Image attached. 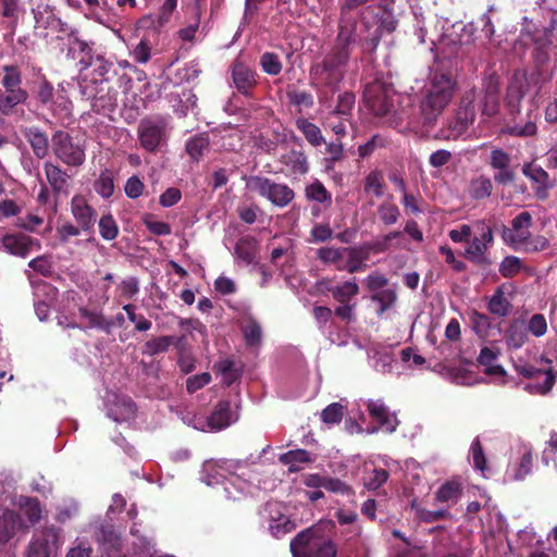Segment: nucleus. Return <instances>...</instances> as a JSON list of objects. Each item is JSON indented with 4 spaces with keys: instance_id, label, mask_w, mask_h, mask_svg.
I'll list each match as a JSON object with an SVG mask.
<instances>
[{
    "instance_id": "obj_19",
    "label": "nucleus",
    "mask_w": 557,
    "mask_h": 557,
    "mask_svg": "<svg viewBox=\"0 0 557 557\" xmlns=\"http://www.w3.org/2000/svg\"><path fill=\"white\" fill-rule=\"evenodd\" d=\"M532 225V215L528 211L519 213L511 222L512 230L503 226V238L507 243L522 244L530 237V227Z\"/></svg>"
},
{
    "instance_id": "obj_46",
    "label": "nucleus",
    "mask_w": 557,
    "mask_h": 557,
    "mask_svg": "<svg viewBox=\"0 0 557 557\" xmlns=\"http://www.w3.org/2000/svg\"><path fill=\"white\" fill-rule=\"evenodd\" d=\"M389 478L387 470L382 468H373L366 471L363 475V485L368 491H375L380 488Z\"/></svg>"
},
{
    "instance_id": "obj_11",
    "label": "nucleus",
    "mask_w": 557,
    "mask_h": 557,
    "mask_svg": "<svg viewBox=\"0 0 557 557\" xmlns=\"http://www.w3.org/2000/svg\"><path fill=\"white\" fill-rule=\"evenodd\" d=\"M500 82L496 74H491L483 81V88L478 94L476 101L482 115L492 117L499 111Z\"/></svg>"
},
{
    "instance_id": "obj_20",
    "label": "nucleus",
    "mask_w": 557,
    "mask_h": 557,
    "mask_svg": "<svg viewBox=\"0 0 557 557\" xmlns=\"http://www.w3.org/2000/svg\"><path fill=\"white\" fill-rule=\"evenodd\" d=\"M3 249L10 255L25 258L34 245L39 246L37 239L24 233H10L1 238Z\"/></svg>"
},
{
    "instance_id": "obj_43",
    "label": "nucleus",
    "mask_w": 557,
    "mask_h": 557,
    "mask_svg": "<svg viewBox=\"0 0 557 557\" xmlns=\"http://www.w3.org/2000/svg\"><path fill=\"white\" fill-rule=\"evenodd\" d=\"M95 191L104 199L110 198L114 193V175L109 169L100 172L94 182Z\"/></svg>"
},
{
    "instance_id": "obj_48",
    "label": "nucleus",
    "mask_w": 557,
    "mask_h": 557,
    "mask_svg": "<svg viewBox=\"0 0 557 557\" xmlns=\"http://www.w3.org/2000/svg\"><path fill=\"white\" fill-rule=\"evenodd\" d=\"M377 214L380 221L386 225H394L398 222V219L400 216V210L397 207V205L388 201H383L377 207Z\"/></svg>"
},
{
    "instance_id": "obj_45",
    "label": "nucleus",
    "mask_w": 557,
    "mask_h": 557,
    "mask_svg": "<svg viewBox=\"0 0 557 557\" xmlns=\"http://www.w3.org/2000/svg\"><path fill=\"white\" fill-rule=\"evenodd\" d=\"M78 311L82 318L88 320L89 327L98 329L104 331L106 333L111 332L113 323L112 321L107 320L102 313L90 311L85 307H81Z\"/></svg>"
},
{
    "instance_id": "obj_33",
    "label": "nucleus",
    "mask_w": 557,
    "mask_h": 557,
    "mask_svg": "<svg viewBox=\"0 0 557 557\" xmlns=\"http://www.w3.org/2000/svg\"><path fill=\"white\" fill-rule=\"evenodd\" d=\"M278 461L282 465L288 466V472L295 473L302 469L300 465L310 463L312 458L310 453L306 449H293L281 454L278 456Z\"/></svg>"
},
{
    "instance_id": "obj_35",
    "label": "nucleus",
    "mask_w": 557,
    "mask_h": 557,
    "mask_svg": "<svg viewBox=\"0 0 557 557\" xmlns=\"http://www.w3.org/2000/svg\"><path fill=\"white\" fill-rule=\"evenodd\" d=\"M295 125L311 146L319 147L322 144H325V139L320 127L305 117H299L295 121Z\"/></svg>"
},
{
    "instance_id": "obj_9",
    "label": "nucleus",
    "mask_w": 557,
    "mask_h": 557,
    "mask_svg": "<svg viewBox=\"0 0 557 557\" xmlns=\"http://www.w3.org/2000/svg\"><path fill=\"white\" fill-rule=\"evenodd\" d=\"M140 146L148 152L154 153L166 140V123L162 116L145 117L138 125Z\"/></svg>"
},
{
    "instance_id": "obj_3",
    "label": "nucleus",
    "mask_w": 557,
    "mask_h": 557,
    "mask_svg": "<svg viewBox=\"0 0 557 557\" xmlns=\"http://www.w3.org/2000/svg\"><path fill=\"white\" fill-rule=\"evenodd\" d=\"M476 111V90L472 88L463 92L454 114L447 119L433 138L445 141L457 140L472 125Z\"/></svg>"
},
{
    "instance_id": "obj_55",
    "label": "nucleus",
    "mask_w": 557,
    "mask_h": 557,
    "mask_svg": "<svg viewBox=\"0 0 557 557\" xmlns=\"http://www.w3.org/2000/svg\"><path fill=\"white\" fill-rule=\"evenodd\" d=\"M123 310L126 312L128 320L135 324V331L147 332L152 327V322L145 318L143 314L136 313V306L127 304L123 306Z\"/></svg>"
},
{
    "instance_id": "obj_42",
    "label": "nucleus",
    "mask_w": 557,
    "mask_h": 557,
    "mask_svg": "<svg viewBox=\"0 0 557 557\" xmlns=\"http://www.w3.org/2000/svg\"><path fill=\"white\" fill-rule=\"evenodd\" d=\"M363 190L366 194H373L376 198H381L384 195L383 172L377 169L370 171L363 180Z\"/></svg>"
},
{
    "instance_id": "obj_34",
    "label": "nucleus",
    "mask_w": 557,
    "mask_h": 557,
    "mask_svg": "<svg viewBox=\"0 0 557 557\" xmlns=\"http://www.w3.org/2000/svg\"><path fill=\"white\" fill-rule=\"evenodd\" d=\"M396 25L397 22L394 20L382 21L381 25L375 27L372 33L360 39V45L363 48V51L370 53L375 51L382 38L381 28H384L387 33H393L396 29Z\"/></svg>"
},
{
    "instance_id": "obj_23",
    "label": "nucleus",
    "mask_w": 557,
    "mask_h": 557,
    "mask_svg": "<svg viewBox=\"0 0 557 557\" xmlns=\"http://www.w3.org/2000/svg\"><path fill=\"white\" fill-rule=\"evenodd\" d=\"M528 37L534 44V50L532 52L533 61L536 67L537 76L545 74L544 66L548 62V47L554 45L553 40L544 37L542 34L531 35L530 33H521V39Z\"/></svg>"
},
{
    "instance_id": "obj_44",
    "label": "nucleus",
    "mask_w": 557,
    "mask_h": 557,
    "mask_svg": "<svg viewBox=\"0 0 557 557\" xmlns=\"http://www.w3.org/2000/svg\"><path fill=\"white\" fill-rule=\"evenodd\" d=\"M172 342L173 338L170 335L152 337L144 344L141 352L149 357L166 352Z\"/></svg>"
},
{
    "instance_id": "obj_21",
    "label": "nucleus",
    "mask_w": 557,
    "mask_h": 557,
    "mask_svg": "<svg viewBox=\"0 0 557 557\" xmlns=\"http://www.w3.org/2000/svg\"><path fill=\"white\" fill-rule=\"evenodd\" d=\"M96 94L91 98V110L96 113L113 112L117 106V91L107 82L95 87Z\"/></svg>"
},
{
    "instance_id": "obj_63",
    "label": "nucleus",
    "mask_w": 557,
    "mask_h": 557,
    "mask_svg": "<svg viewBox=\"0 0 557 557\" xmlns=\"http://www.w3.org/2000/svg\"><path fill=\"white\" fill-rule=\"evenodd\" d=\"M542 462L548 466L550 462L557 468V432H552L549 440L542 453Z\"/></svg>"
},
{
    "instance_id": "obj_61",
    "label": "nucleus",
    "mask_w": 557,
    "mask_h": 557,
    "mask_svg": "<svg viewBox=\"0 0 557 557\" xmlns=\"http://www.w3.org/2000/svg\"><path fill=\"white\" fill-rule=\"evenodd\" d=\"M344 416V406L339 403H332L321 412V419L326 424H338Z\"/></svg>"
},
{
    "instance_id": "obj_32",
    "label": "nucleus",
    "mask_w": 557,
    "mask_h": 557,
    "mask_svg": "<svg viewBox=\"0 0 557 557\" xmlns=\"http://www.w3.org/2000/svg\"><path fill=\"white\" fill-rule=\"evenodd\" d=\"M486 251L487 248L485 244L478 237H474L466 248L463 256L470 262L482 268H487L491 265L492 261L487 257Z\"/></svg>"
},
{
    "instance_id": "obj_51",
    "label": "nucleus",
    "mask_w": 557,
    "mask_h": 557,
    "mask_svg": "<svg viewBox=\"0 0 557 557\" xmlns=\"http://www.w3.org/2000/svg\"><path fill=\"white\" fill-rule=\"evenodd\" d=\"M99 233L104 240H113L119 235V226L111 213L103 214L98 222Z\"/></svg>"
},
{
    "instance_id": "obj_22",
    "label": "nucleus",
    "mask_w": 557,
    "mask_h": 557,
    "mask_svg": "<svg viewBox=\"0 0 557 557\" xmlns=\"http://www.w3.org/2000/svg\"><path fill=\"white\" fill-rule=\"evenodd\" d=\"M21 515L14 510L5 509L0 513V546L7 544L18 530H28Z\"/></svg>"
},
{
    "instance_id": "obj_14",
    "label": "nucleus",
    "mask_w": 557,
    "mask_h": 557,
    "mask_svg": "<svg viewBox=\"0 0 557 557\" xmlns=\"http://www.w3.org/2000/svg\"><path fill=\"white\" fill-rule=\"evenodd\" d=\"M232 81L237 91L246 98H252L258 84V74L245 62L235 60L231 66Z\"/></svg>"
},
{
    "instance_id": "obj_2",
    "label": "nucleus",
    "mask_w": 557,
    "mask_h": 557,
    "mask_svg": "<svg viewBox=\"0 0 557 557\" xmlns=\"http://www.w3.org/2000/svg\"><path fill=\"white\" fill-rule=\"evenodd\" d=\"M457 87L455 76L449 72L435 71L424 97L420 102V122L425 132L431 131L451 101Z\"/></svg>"
},
{
    "instance_id": "obj_54",
    "label": "nucleus",
    "mask_w": 557,
    "mask_h": 557,
    "mask_svg": "<svg viewBox=\"0 0 557 557\" xmlns=\"http://www.w3.org/2000/svg\"><path fill=\"white\" fill-rule=\"evenodd\" d=\"M388 140L381 134H374L366 144L358 147V153L361 159L369 158L376 149L385 148Z\"/></svg>"
},
{
    "instance_id": "obj_18",
    "label": "nucleus",
    "mask_w": 557,
    "mask_h": 557,
    "mask_svg": "<svg viewBox=\"0 0 557 557\" xmlns=\"http://www.w3.org/2000/svg\"><path fill=\"white\" fill-rule=\"evenodd\" d=\"M71 213L83 232H90L97 221V211L87 202L83 195L71 199Z\"/></svg>"
},
{
    "instance_id": "obj_30",
    "label": "nucleus",
    "mask_w": 557,
    "mask_h": 557,
    "mask_svg": "<svg viewBox=\"0 0 557 557\" xmlns=\"http://www.w3.org/2000/svg\"><path fill=\"white\" fill-rule=\"evenodd\" d=\"M462 494V486L458 481L449 480L443 483L435 493L436 503H445L448 505L457 504Z\"/></svg>"
},
{
    "instance_id": "obj_36",
    "label": "nucleus",
    "mask_w": 557,
    "mask_h": 557,
    "mask_svg": "<svg viewBox=\"0 0 557 557\" xmlns=\"http://www.w3.org/2000/svg\"><path fill=\"white\" fill-rule=\"evenodd\" d=\"M355 103V94L352 91H344L337 96L335 107L329 112L334 113L344 121H351Z\"/></svg>"
},
{
    "instance_id": "obj_60",
    "label": "nucleus",
    "mask_w": 557,
    "mask_h": 557,
    "mask_svg": "<svg viewBox=\"0 0 557 557\" xmlns=\"http://www.w3.org/2000/svg\"><path fill=\"white\" fill-rule=\"evenodd\" d=\"M260 65L263 72L269 75H277L282 71L280 58L274 52H264L260 58Z\"/></svg>"
},
{
    "instance_id": "obj_17",
    "label": "nucleus",
    "mask_w": 557,
    "mask_h": 557,
    "mask_svg": "<svg viewBox=\"0 0 557 557\" xmlns=\"http://www.w3.org/2000/svg\"><path fill=\"white\" fill-rule=\"evenodd\" d=\"M522 174L534 185V195L539 200H546L548 190L553 187L549 174L534 162H525L522 165Z\"/></svg>"
},
{
    "instance_id": "obj_40",
    "label": "nucleus",
    "mask_w": 557,
    "mask_h": 557,
    "mask_svg": "<svg viewBox=\"0 0 557 557\" xmlns=\"http://www.w3.org/2000/svg\"><path fill=\"white\" fill-rule=\"evenodd\" d=\"M305 196L309 201L321 203L325 208H329L332 205L331 193L319 180H315L313 183L306 186Z\"/></svg>"
},
{
    "instance_id": "obj_15",
    "label": "nucleus",
    "mask_w": 557,
    "mask_h": 557,
    "mask_svg": "<svg viewBox=\"0 0 557 557\" xmlns=\"http://www.w3.org/2000/svg\"><path fill=\"white\" fill-rule=\"evenodd\" d=\"M357 20L351 14H342L338 22V32L332 49L351 54L357 44Z\"/></svg>"
},
{
    "instance_id": "obj_59",
    "label": "nucleus",
    "mask_w": 557,
    "mask_h": 557,
    "mask_svg": "<svg viewBox=\"0 0 557 557\" xmlns=\"http://www.w3.org/2000/svg\"><path fill=\"white\" fill-rule=\"evenodd\" d=\"M143 223L147 227V230L157 236H166L172 233V227L169 223L154 221L153 214L146 213L143 216Z\"/></svg>"
},
{
    "instance_id": "obj_1",
    "label": "nucleus",
    "mask_w": 557,
    "mask_h": 557,
    "mask_svg": "<svg viewBox=\"0 0 557 557\" xmlns=\"http://www.w3.org/2000/svg\"><path fill=\"white\" fill-rule=\"evenodd\" d=\"M530 78L525 71L517 70L511 75L504 97V107L507 113V121L502 128L503 134L513 137H533L537 133V113L528 110L525 120H519L521 101L530 88Z\"/></svg>"
},
{
    "instance_id": "obj_37",
    "label": "nucleus",
    "mask_w": 557,
    "mask_h": 557,
    "mask_svg": "<svg viewBox=\"0 0 557 557\" xmlns=\"http://www.w3.org/2000/svg\"><path fill=\"white\" fill-rule=\"evenodd\" d=\"M209 136L206 133H201L190 137L186 141L185 150L190 159L198 162L203 157L205 152L209 151Z\"/></svg>"
},
{
    "instance_id": "obj_27",
    "label": "nucleus",
    "mask_w": 557,
    "mask_h": 557,
    "mask_svg": "<svg viewBox=\"0 0 557 557\" xmlns=\"http://www.w3.org/2000/svg\"><path fill=\"white\" fill-rule=\"evenodd\" d=\"M28 91L24 88L4 89L0 94V113L9 116L15 113L18 104H24L28 99Z\"/></svg>"
},
{
    "instance_id": "obj_5",
    "label": "nucleus",
    "mask_w": 557,
    "mask_h": 557,
    "mask_svg": "<svg viewBox=\"0 0 557 557\" xmlns=\"http://www.w3.org/2000/svg\"><path fill=\"white\" fill-rule=\"evenodd\" d=\"M289 547L293 557H336L337 555L335 543L325 537L315 527L299 532L290 541Z\"/></svg>"
},
{
    "instance_id": "obj_13",
    "label": "nucleus",
    "mask_w": 557,
    "mask_h": 557,
    "mask_svg": "<svg viewBox=\"0 0 557 557\" xmlns=\"http://www.w3.org/2000/svg\"><path fill=\"white\" fill-rule=\"evenodd\" d=\"M490 166L495 171L496 184L506 186L516 181V171L511 166V156L502 148H494L490 154Z\"/></svg>"
},
{
    "instance_id": "obj_57",
    "label": "nucleus",
    "mask_w": 557,
    "mask_h": 557,
    "mask_svg": "<svg viewBox=\"0 0 557 557\" xmlns=\"http://www.w3.org/2000/svg\"><path fill=\"white\" fill-rule=\"evenodd\" d=\"M351 121H344L334 113L327 112L323 116L322 124L325 128L331 129L337 137H345L347 135V123Z\"/></svg>"
},
{
    "instance_id": "obj_7",
    "label": "nucleus",
    "mask_w": 557,
    "mask_h": 557,
    "mask_svg": "<svg viewBox=\"0 0 557 557\" xmlns=\"http://www.w3.org/2000/svg\"><path fill=\"white\" fill-rule=\"evenodd\" d=\"M325 289L332 295L333 299L339 304V306L334 309V314L342 321L350 322L355 320L357 304L352 300L360 292L356 277L337 284L329 283Z\"/></svg>"
},
{
    "instance_id": "obj_8",
    "label": "nucleus",
    "mask_w": 557,
    "mask_h": 557,
    "mask_svg": "<svg viewBox=\"0 0 557 557\" xmlns=\"http://www.w3.org/2000/svg\"><path fill=\"white\" fill-rule=\"evenodd\" d=\"M55 157L67 166L78 168L85 162V148L75 143L72 136L63 131H57L52 136Z\"/></svg>"
},
{
    "instance_id": "obj_41",
    "label": "nucleus",
    "mask_w": 557,
    "mask_h": 557,
    "mask_svg": "<svg viewBox=\"0 0 557 557\" xmlns=\"http://www.w3.org/2000/svg\"><path fill=\"white\" fill-rule=\"evenodd\" d=\"M493 191V183L490 177L480 175L470 182L469 195L472 199L482 200L488 198Z\"/></svg>"
},
{
    "instance_id": "obj_10",
    "label": "nucleus",
    "mask_w": 557,
    "mask_h": 557,
    "mask_svg": "<svg viewBox=\"0 0 557 557\" xmlns=\"http://www.w3.org/2000/svg\"><path fill=\"white\" fill-rule=\"evenodd\" d=\"M61 530L54 525L45 527L28 544L27 557H55Z\"/></svg>"
},
{
    "instance_id": "obj_26",
    "label": "nucleus",
    "mask_w": 557,
    "mask_h": 557,
    "mask_svg": "<svg viewBox=\"0 0 557 557\" xmlns=\"http://www.w3.org/2000/svg\"><path fill=\"white\" fill-rule=\"evenodd\" d=\"M44 169L47 181L51 186L53 194L57 197L62 193L66 194L71 176L59 165H55L50 161L45 162Z\"/></svg>"
},
{
    "instance_id": "obj_52",
    "label": "nucleus",
    "mask_w": 557,
    "mask_h": 557,
    "mask_svg": "<svg viewBox=\"0 0 557 557\" xmlns=\"http://www.w3.org/2000/svg\"><path fill=\"white\" fill-rule=\"evenodd\" d=\"M289 104L311 109L314 104L313 95L307 90L292 89L286 92Z\"/></svg>"
},
{
    "instance_id": "obj_29",
    "label": "nucleus",
    "mask_w": 557,
    "mask_h": 557,
    "mask_svg": "<svg viewBox=\"0 0 557 557\" xmlns=\"http://www.w3.org/2000/svg\"><path fill=\"white\" fill-rule=\"evenodd\" d=\"M231 422V403L230 400L222 399L214 406L211 414L207 419V424L211 431H220L227 428Z\"/></svg>"
},
{
    "instance_id": "obj_4",
    "label": "nucleus",
    "mask_w": 557,
    "mask_h": 557,
    "mask_svg": "<svg viewBox=\"0 0 557 557\" xmlns=\"http://www.w3.org/2000/svg\"><path fill=\"white\" fill-rule=\"evenodd\" d=\"M351 54L330 49L321 62L310 69V77L318 85L336 91L344 81Z\"/></svg>"
},
{
    "instance_id": "obj_39",
    "label": "nucleus",
    "mask_w": 557,
    "mask_h": 557,
    "mask_svg": "<svg viewBox=\"0 0 557 557\" xmlns=\"http://www.w3.org/2000/svg\"><path fill=\"white\" fill-rule=\"evenodd\" d=\"M368 411L370 416L383 428L387 431L393 432L396 429V425L393 424V420L391 418L389 411L387 407L380 401H369L368 403Z\"/></svg>"
},
{
    "instance_id": "obj_47",
    "label": "nucleus",
    "mask_w": 557,
    "mask_h": 557,
    "mask_svg": "<svg viewBox=\"0 0 557 557\" xmlns=\"http://www.w3.org/2000/svg\"><path fill=\"white\" fill-rule=\"evenodd\" d=\"M487 309L492 314L500 318L508 314L510 302L506 299L502 288H497V290L492 295L487 305Z\"/></svg>"
},
{
    "instance_id": "obj_12",
    "label": "nucleus",
    "mask_w": 557,
    "mask_h": 557,
    "mask_svg": "<svg viewBox=\"0 0 557 557\" xmlns=\"http://www.w3.org/2000/svg\"><path fill=\"white\" fill-rule=\"evenodd\" d=\"M515 369L517 373L525 379L534 380L539 379L540 376L545 377L543 383H529L525 385L524 389L531 394L545 395L553 388L556 382L555 373L550 368L547 370H542L532 364L524 363L516 364Z\"/></svg>"
},
{
    "instance_id": "obj_28",
    "label": "nucleus",
    "mask_w": 557,
    "mask_h": 557,
    "mask_svg": "<svg viewBox=\"0 0 557 557\" xmlns=\"http://www.w3.org/2000/svg\"><path fill=\"white\" fill-rule=\"evenodd\" d=\"M280 162L287 168L292 175H306L310 170L308 157L300 150L292 149L282 154Z\"/></svg>"
},
{
    "instance_id": "obj_24",
    "label": "nucleus",
    "mask_w": 557,
    "mask_h": 557,
    "mask_svg": "<svg viewBox=\"0 0 557 557\" xmlns=\"http://www.w3.org/2000/svg\"><path fill=\"white\" fill-rule=\"evenodd\" d=\"M23 136L29 144L33 153L38 159H44L49 152V138L47 133L39 126H26L21 129Z\"/></svg>"
},
{
    "instance_id": "obj_50",
    "label": "nucleus",
    "mask_w": 557,
    "mask_h": 557,
    "mask_svg": "<svg viewBox=\"0 0 557 557\" xmlns=\"http://www.w3.org/2000/svg\"><path fill=\"white\" fill-rule=\"evenodd\" d=\"M505 339L508 347L518 349L525 344V342L528 341V335L524 332V330L515 322L510 324V326L506 331Z\"/></svg>"
},
{
    "instance_id": "obj_64",
    "label": "nucleus",
    "mask_w": 557,
    "mask_h": 557,
    "mask_svg": "<svg viewBox=\"0 0 557 557\" xmlns=\"http://www.w3.org/2000/svg\"><path fill=\"white\" fill-rule=\"evenodd\" d=\"M214 368L223 376L226 385H231L237 380V374L234 370V361L232 359H222L214 366Z\"/></svg>"
},
{
    "instance_id": "obj_25",
    "label": "nucleus",
    "mask_w": 557,
    "mask_h": 557,
    "mask_svg": "<svg viewBox=\"0 0 557 557\" xmlns=\"http://www.w3.org/2000/svg\"><path fill=\"white\" fill-rule=\"evenodd\" d=\"M502 351L498 347L484 346L481 348L480 354L476 358L479 366L484 367V373L491 376H506L507 372L500 364L494 362L500 357Z\"/></svg>"
},
{
    "instance_id": "obj_16",
    "label": "nucleus",
    "mask_w": 557,
    "mask_h": 557,
    "mask_svg": "<svg viewBox=\"0 0 557 557\" xmlns=\"http://www.w3.org/2000/svg\"><path fill=\"white\" fill-rule=\"evenodd\" d=\"M364 99L376 116H387L395 110L394 100L381 85H370L364 90Z\"/></svg>"
},
{
    "instance_id": "obj_58",
    "label": "nucleus",
    "mask_w": 557,
    "mask_h": 557,
    "mask_svg": "<svg viewBox=\"0 0 557 557\" xmlns=\"http://www.w3.org/2000/svg\"><path fill=\"white\" fill-rule=\"evenodd\" d=\"M349 251V258L345 265H337V270H346L348 273L354 274L363 270V257L356 248H343Z\"/></svg>"
},
{
    "instance_id": "obj_49",
    "label": "nucleus",
    "mask_w": 557,
    "mask_h": 557,
    "mask_svg": "<svg viewBox=\"0 0 557 557\" xmlns=\"http://www.w3.org/2000/svg\"><path fill=\"white\" fill-rule=\"evenodd\" d=\"M371 300L380 304L377 314L382 315L385 311L395 305L397 295L396 292L392 288L381 289L371 296Z\"/></svg>"
},
{
    "instance_id": "obj_56",
    "label": "nucleus",
    "mask_w": 557,
    "mask_h": 557,
    "mask_svg": "<svg viewBox=\"0 0 557 557\" xmlns=\"http://www.w3.org/2000/svg\"><path fill=\"white\" fill-rule=\"evenodd\" d=\"M1 84L4 89L22 88V74L16 65H4Z\"/></svg>"
},
{
    "instance_id": "obj_38",
    "label": "nucleus",
    "mask_w": 557,
    "mask_h": 557,
    "mask_svg": "<svg viewBox=\"0 0 557 557\" xmlns=\"http://www.w3.org/2000/svg\"><path fill=\"white\" fill-rule=\"evenodd\" d=\"M235 255L245 264L253 262L257 253V240L252 236H245L238 239L235 245Z\"/></svg>"
},
{
    "instance_id": "obj_53",
    "label": "nucleus",
    "mask_w": 557,
    "mask_h": 557,
    "mask_svg": "<svg viewBox=\"0 0 557 557\" xmlns=\"http://www.w3.org/2000/svg\"><path fill=\"white\" fill-rule=\"evenodd\" d=\"M324 488L333 494L348 497L355 496V490L352 486L338 478L326 475Z\"/></svg>"
},
{
    "instance_id": "obj_6",
    "label": "nucleus",
    "mask_w": 557,
    "mask_h": 557,
    "mask_svg": "<svg viewBox=\"0 0 557 557\" xmlns=\"http://www.w3.org/2000/svg\"><path fill=\"white\" fill-rule=\"evenodd\" d=\"M246 188L265 198L274 207L285 208L295 199V191L283 183H276L269 177L252 175L247 178Z\"/></svg>"
},
{
    "instance_id": "obj_62",
    "label": "nucleus",
    "mask_w": 557,
    "mask_h": 557,
    "mask_svg": "<svg viewBox=\"0 0 557 557\" xmlns=\"http://www.w3.org/2000/svg\"><path fill=\"white\" fill-rule=\"evenodd\" d=\"M521 267V260L518 257L508 256L502 261L499 265V273L502 276L510 278L520 272Z\"/></svg>"
},
{
    "instance_id": "obj_31",
    "label": "nucleus",
    "mask_w": 557,
    "mask_h": 557,
    "mask_svg": "<svg viewBox=\"0 0 557 557\" xmlns=\"http://www.w3.org/2000/svg\"><path fill=\"white\" fill-rule=\"evenodd\" d=\"M16 504L25 515L29 525H34L41 520L42 507L37 497L21 495Z\"/></svg>"
}]
</instances>
